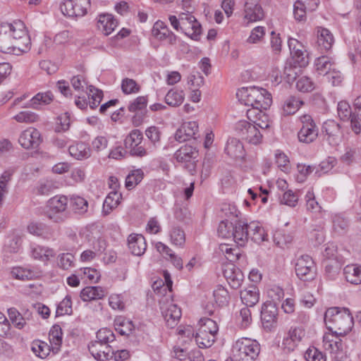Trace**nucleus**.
Instances as JSON below:
<instances>
[{"instance_id":"27","label":"nucleus","mask_w":361,"mask_h":361,"mask_svg":"<svg viewBox=\"0 0 361 361\" xmlns=\"http://www.w3.org/2000/svg\"><path fill=\"white\" fill-rule=\"evenodd\" d=\"M240 299L242 302L247 307H253L259 299V293L257 287L254 285L240 291Z\"/></svg>"},{"instance_id":"61","label":"nucleus","mask_w":361,"mask_h":361,"mask_svg":"<svg viewBox=\"0 0 361 361\" xmlns=\"http://www.w3.org/2000/svg\"><path fill=\"white\" fill-rule=\"evenodd\" d=\"M317 70L320 74L326 75L331 70L332 63L327 56H321L316 60Z\"/></svg>"},{"instance_id":"26","label":"nucleus","mask_w":361,"mask_h":361,"mask_svg":"<svg viewBox=\"0 0 361 361\" xmlns=\"http://www.w3.org/2000/svg\"><path fill=\"white\" fill-rule=\"evenodd\" d=\"M334 42L332 33L326 28L320 27L317 31V44L321 51L331 49Z\"/></svg>"},{"instance_id":"58","label":"nucleus","mask_w":361,"mask_h":361,"mask_svg":"<svg viewBox=\"0 0 361 361\" xmlns=\"http://www.w3.org/2000/svg\"><path fill=\"white\" fill-rule=\"evenodd\" d=\"M147 105V97L140 96L131 102L128 109L130 112L142 111L146 109Z\"/></svg>"},{"instance_id":"22","label":"nucleus","mask_w":361,"mask_h":361,"mask_svg":"<svg viewBox=\"0 0 361 361\" xmlns=\"http://www.w3.org/2000/svg\"><path fill=\"white\" fill-rule=\"evenodd\" d=\"M244 13V18L247 20V23L261 20L264 16L261 5L254 2H245Z\"/></svg>"},{"instance_id":"47","label":"nucleus","mask_w":361,"mask_h":361,"mask_svg":"<svg viewBox=\"0 0 361 361\" xmlns=\"http://www.w3.org/2000/svg\"><path fill=\"white\" fill-rule=\"evenodd\" d=\"M57 265L63 270H68L75 265V257L69 252L61 253L57 257Z\"/></svg>"},{"instance_id":"60","label":"nucleus","mask_w":361,"mask_h":361,"mask_svg":"<svg viewBox=\"0 0 361 361\" xmlns=\"http://www.w3.org/2000/svg\"><path fill=\"white\" fill-rule=\"evenodd\" d=\"M293 59L300 66H306L309 63L307 54L304 47L298 50L290 51Z\"/></svg>"},{"instance_id":"10","label":"nucleus","mask_w":361,"mask_h":361,"mask_svg":"<svg viewBox=\"0 0 361 361\" xmlns=\"http://www.w3.org/2000/svg\"><path fill=\"white\" fill-rule=\"evenodd\" d=\"M90 5V0H65L61 5V10L68 17H82L87 13Z\"/></svg>"},{"instance_id":"57","label":"nucleus","mask_w":361,"mask_h":361,"mask_svg":"<svg viewBox=\"0 0 361 361\" xmlns=\"http://www.w3.org/2000/svg\"><path fill=\"white\" fill-rule=\"evenodd\" d=\"M97 339L93 343H104L109 344L115 340L114 333L109 329H99L97 333Z\"/></svg>"},{"instance_id":"42","label":"nucleus","mask_w":361,"mask_h":361,"mask_svg":"<svg viewBox=\"0 0 361 361\" xmlns=\"http://www.w3.org/2000/svg\"><path fill=\"white\" fill-rule=\"evenodd\" d=\"M303 104V102L295 96H290L284 102L283 110L286 115L295 114Z\"/></svg>"},{"instance_id":"13","label":"nucleus","mask_w":361,"mask_h":361,"mask_svg":"<svg viewBox=\"0 0 361 361\" xmlns=\"http://www.w3.org/2000/svg\"><path fill=\"white\" fill-rule=\"evenodd\" d=\"M278 309L273 302L267 301L264 303L261 310V319L263 327L271 331L276 324Z\"/></svg>"},{"instance_id":"43","label":"nucleus","mask_w":361,"mask_h":361,"mask_svg":"<svg viewBox=\"0 0 361 361\" xmlns=\"http://www.w3.org/2000/svg\"><path fill=\"white\" fill-rule=\"evenodd\" d=\"M184 100V93L182 90H171L165 96V102L171 106H180Z\"/></svg>"},{"instance_id":"38","label":"nucleus","mask_w":361,"mask_h":361,"mask_svg":"<svg viewBox=\"0 0 361 361\" xmlns=\"http://www.w3.org/2000/svg\"><path fill=\"white\" fill-rule=\"evenodd\" d=\"M219 250L225 255L226 258L231 262H235L240 260L241 258H244L239 248H233L228 244H221Z\"/></svg>"},{"instance_id":"34","label":"nucleus","mask_w":361,"mask_h":361,"mask_svg":"<svg viewBox=\"0 0 361 361\" xmlns=\"http://www.w3.org/2000/svg\"><path fill=\"white\" fill-rule=\"evenodd\" d=\"M343 259L336 258L325 262V274L330 280H334L338 275L343 265Z\"/></svg>"},{"instance_id":"35","label":"nucleus","mask_w":361,"mask_h":361,"mask_svg":"<svg viewBox=\"0 0 361 361\" xmlns=\"http://www.w3.org/2000/svg\"><path fill=\"white\" fill-rule=\"evenodd\" d=\"M116 331L122 336H129L134 330L132 321L123 317H118L114 320Z\"/></svg>"},{"instance_id":"53","label":"nucleus","mask_w":361,"mask_h":361,"mask_svg":"<svg viewBox=\"0 0 361 361\" xmlns=\"http://www.w3.org/2000/svg\"><path fill=\"white\" fill-rule=\"evenodd\" d=\"M171 241L176 246L182 247L185 242V234L179 227H173L170 232Z\"/></svg>"},{"instance_id":"31","label":"nucleus","mask_w":361,"mask_h":361,"mask_svg":"<svg viewBox=\"0 0 361 361\" xmlns=\"http://www.w3.org/2000/svg\"><path fill=\"white\" fill-rule=\"evenodd\" d=\"M343 274L348 282L355 285L361 283V266L348 264L343 269Z\"/></svg>"},{"instance_id":"21","label":"nucleus","mask_w":361,"mask_h":361,"mask_svg":"<svg viewBox=\"0 0 361 361\" xmlns=\"http://www.w3.org/2000/svg\"><path fill=\"white\" fill-rule=\"evenodd\" d=\"M128 246L133 255L141 256L147 248L145 238L141 234L132 233L128 238Z\"/></svg>"},{"instance_id":"19","label":"nucleus","mask_w":361,"mask_h":361,"mask_svg":"<svg viewBox=\"0 0 361 361\" xmlns=\"http://www.w3.org/2000/svg\"><path fill=\"white\" fill-rule=\"evenodd\" d=\"M198 154V150L195 147L186 145L175 152L174 157L178 162L188 163V167H194V160L197 158Z\"/></svg>"},{"instance_id":"14","label":"nucleus","mask_w":361,"mask_h":361,"mask_svg":"<svg viewBox=\"0 0 361 361\" xmlns=\"http://www.w3.org/2000/svg\"><path fill=\"white\" fill-rule=\"evenodd\" d=\"M160 308L166 325L173 328L181 317L180 308L172 302L161 304Z\"/></svg>"},{"instance_id":"3","label":"nucleus","mask_w":361,"mask_h":361,"mask_svg":"<svg viewBox=\"0 0 361 361\" xmlns=\"http://www.w3.org/2000/svg\"><path fill=\"white\" fill-rule=\"evenodd\" d=\"M325 325L330 332L346 336L352 329L353 318L348 308L333 307L324 313Z\"/></svg>"},{"instance_id":"49","label":"nucleus","mask_w":361,"mask_h":361,"mask_svg":"<svg viewBox=\"0 0 361 361\" xmlns=\"http://www.w3.org/2000/svg\"><path fill=\"white\" fill-rule=\"evenodd\" d=\"M8 314L12 324L18 329H23L26 325L25 318L15 307H11L8 310Z\"/></svg>"},{"instance_id":"24","label":"nucleus","mask_w":361,"mask_h":361,"mask_svg":"<svg viewBox=\"0 0 361 361\" xmlns=\"http://www.w3.org/2000/svg\"><path fill=\"white\" fill-rule=\"evenodd\" d=\"M225 152L229 157L235 159H243L245 156L243 143L234 137L228 140Z\"/></svg>"},{"instance_id":"50","label":"nucleus","mask_w":361,"mask_h":361,"mask_svg":"<svg viewBox=\"0 0 361 361\" xmlns=\"http://www.w3.org/2000/svg\"><path fill=\"white\" fill-rule=\"evenodd\" d=\"M200 327L197 331L205 330V333L216 335L219 331V327L215 321L209 318H202L199 322Z\"/></svg>"},{"instance_id":"23","label":"nucleus","mask_w":361,"mask_h":361,"mask_svg":"<svg viewBox=\"0 0 361 361\" xmlns=\"http://www.w3.org/2000/svg\"><path fill=\"white\" fill-rule=\"evenodd\" d=\"M248 225L243 221H238L233 226L232 238L239 246H244L249 239Z\"/></svg>"},{"instance_id":"63","label":"nucleus","mask_w":361,"mask_h":361,"mask_svg":"<svg viewBox=\"0 0 361 361\" xmlns=\"http://www.w3.org/2000/svg\"><path fill=\"white\" fill-rule=\"evenodd\" d=\"M296 88L300 92H308L314 90V86L311 79L307 76L300 77L296 82Z\"/></svg>"},{"instance_id":"59","label":"nucleus","mask_w":361,"mask_h":361,"mask_svg":"<svg viewBox=\"0 0 361 361\" xmlns=\"http://www.w3.org/2000/svg\"><path fill=\"white\" fill-rule=\"evenodd\" d=\"M338 114L343 121H348L353 116V110L350 104L345 101H341L338 104Z\"/></svg>"},{"instance_id":"46","label":"nucleus","mask_w":361,"mask_h":361,"mask_svg":"<svg viewBox=\"0 0 361 361\" xmlns=\"http://www.w3.org/2000/svg\"><path fill=\"white\" fill-rule=\"evenodd\" d=\"M213 296L216 303L219 307H224L228 304L230 295L228 290L222 286H218L214 290Z\"/></svg>"},{"instance_id":"52","label":"nucleus","mask_w":361,"mask_h":361,"mask_svg":"<svg viewBox=\"0 0 361 361\" xmlns=\"http://www.w3.org/2000/svg\"><path fill=\"white\" fill-rule=\"evenodd\" d=\"M13 118L18 123H32L39 121V116L30 111H22Z\"/></svg>"},{"instance_id":"9","label":"nucleus","mask_w":361,"mask_h":361,"mask_svg":"<svg viewBox=\"0 0 361 361\" xmlns=\"http://www.w3.org/2000/svg\"><path fill=\"white\" fill-rule=\"evenodd\" d=\"M302 127L298 133V140L306 144L314 142L319 133V129L311 116L305 114L300 117Z\"/></svg>"},{"instance_id":"2","label":"nucleus","mask_w":361,"mask_h":361,"mask_svg":"<svg viewBox=\"0 0 361 361\" xmlns=\"http://www.w3.org/2000/svg\"><path fill=\"white\" fill-rule=\"evenodd\" d=\"M236 96L242 104L252 107V109L247 111L249 120H251L252 114L259 110L267 109L272 103L271 94L261 87H243L238 90Z\"/></svg>"},{"instance_id":"5","label":"nucleus","mask_w":361,"mask_h":361,"mask_svg":"<svg viewBox=\"0 0 361 361\" xmlns=\"http://www.w3.org/2000/svg\"><path fill=\"white\" fill-rule=\"evenodd\" d=\"M67 207L68 198L66 196H55L47 202L44 214L52 222L61 224L69 217Z\"/></svg>"},{"instance_id":"30","label":"nucleus","mask_w":361,"mask_h":361,"mask_svg":"<svg viewBox=\"0 0 361 361\" xmlns=\"http://www.w3.org/2000/svg\"><path fill=\"white\" fill-rule=\"evenodd\" d=\"M68 152L71 157L78 160L87 159L91 155L90 147L84 142H76L71 145Z\"/></svg>"},{"instance_id":"45","label":"nucleus","mask_w":361,"mask_h":361,"mask_svg":"<svg viewBox=\"0 0 361 361\" xmlns=\"http://www.w3.org/2000/svg\"><path fill=\"white\" fill-rule=\"evenodd\" d=\"M142 139V133L140 130H133L124 140L126 149H128L140 145Z\"/></svg>"},{"instance_id":"6","label":"nucleus","mask_w":361,"mask_h":361,"mask_svg":"<svg viewBox=\"0 0 361 361\" xmlns=\"http://www.w3.org/2000/svg\"><path fill=\"white\" fill-rule=\"evenodd\" d=\"M192 10L186 9L185 12L180 13L181 31L192 39L198 41L202 34V26L192 15Z\"/></svg>"},{"instance_id":"36","label":"nucleus","mask_w":361,"mask_h":361,"mask_svg":"<svg viewBox=\"0 0 361 361\" xmlns=\"http://www.w3.org/2000/svg\"><path fill=\"white\" fill-rule=\"evenodd\" d=\"M27 230L31 234L49 238L52 236V231L49 226L42 223H32L27 226Z\"/></svg>"},{"instance_id":"28","label":"nucleus","mask_w":361,"mask_h":361,"mask_svg":"<svg viewBox=\"0 0 361 361\" xmlns=\"http://www.w3.org/2000/svg\"><path fill=\"white\" fill-rule=\"evenodd\" d=\"M106 294L105 290L100 286H87L80 291V297L83 301H91L102 299Z\"/></svg>"},{"instance_id":"54","label":"nucleus","mask_w":361,"mask_h":361,"mask_svg":"<svg viewBox=\"0 0 361 361\" xmlns=\"http://www.w3.org/2000/svg\"><path fill=\"white\" fill-rule=\"evenodd\" d=\"M71 204L73 210L80 214L86 212L88 207L87 201L79 196L71 197Z\"/></svg>"},{"instance_id":"33","label":"nucleus","mask_w":361,"mask_h":361,"mask_svg":"<svg viewBox=\"0 0 361 361\" xmlns=\"http://www.w3.org/2000/svg\"><path fill=\"white\" fill-rule=\"evenodd\" d=\"M62 329L59 324L54 325L49 331V338L52 345L51 350L54 353H57L62 344Z\"/></svg>"},{"instance_id":"17","label":"nucleus","mask_w":361,"mask_h":361,"mask_svg":"<svg viewBox=\"0 0 361 361\" xmlns=\"http://www.w3.org/2000/svg\"><path fill=\"white\" fill-rule=\"evenodd\" d=\"M198 124L196 121L183 123L175 133V139L179 142H185L191 138L196 139Z\"/></svg>"},{"instance_id":"7","label":"nucleus","mask_w":361,"mask_h":361,"mask_svg":"<svg viewBox=\"0 0 361 361\" xmlns=\"http://www.w3.org/2000/svg\"><path fill=\"white\" fill-rule=\"evenodd\" d=\"M236 135L249 143L257 145L262 140V134L255 123L243 120L238 121L235 126Z\"/></svg>"},{"instance_id":"51","label":"nucleus","mask_w":361,"mask_h":361,"mask_svg":"<svg viewBox=\"0 0 361 361\" xmlns=\"http://www.w3.org/2000/svg\"><path fill=\"white\" fill-rule=\"evenodd\" d=\"M143 172L141 169L132 171L126 178V187L131 190L137 185L143 178Z\"/></svg>"},{"instance_id":"39","label":"nucleus","mask_w":361,"mask_h":361,"mask_svg":"<svg viewBox=\"0 0 361 361\" xmlns=\"http://www.w3.org/2000/svg\"><path fill=\"white\" fill-rule=\"evenodd\" d=\"M87 89L88 90L87 94L90 99V107L92 109H94L99 105L103 99V92L93 85H89Z\"/></svg>"},{"instance_id":"32","label":"nucleus","mask_w":361,"mask_h":361,"mask_svg":"<svg viewBox=\"0 0 361 361\" xmlns=\"http://www.w3.org/2000/svg\"><path fill=\"white\" fill-rule=\"evenodd\" d=\"M54 99V95L51 92H39L34 96L23 107H30L35 109H38L39 106L42 104H49Z\"/></svg>"},{"instance_id":"56","label":"nucleus","mask_w":361,"mask_h":361,"mask_svg":"<svg viewBox=\"0 0 361 361\" xmlns=\"http://www.w3.org/2000/svg\"><path fill=\"white\" fill-rule=\"evenodd\" d=\"M233 224L228 221H222L220 222L217 233L219 237L223 238H231L233 235Z\"/></svg>"},{"instance_id":"41","label":"nucleus","mask_w":361,"mask_h":361,"mask_svg":"<svg viewBox=\"0 0 361 361\" xmlns=\"http://www.w3.org/2000/svg\"><path fill=\"white\" fill-rule=\"evenodd\" d=\"M31 350L36 356L44 359L49 355L51 347L44 341L36 340L32 343Z\"/></svg>"},{"instance_id":"12","label":"nucleus","mask_w":361,"mask_h":361,"mask_svg":"<svg viewBox=\"0 0 361 361\" xmlns=\"http://www.w3.org/2000/svg\"><path fill=\"white\" fill-rule=\"evenodd\" d=\"M42 142L40 132L32 127L22 131L18 137V143L25 149H37Z\"/></svg>"},{"instance_id":"20","label":"nucleus","mask_w":361,"mask_h":361,"mask_svg":"<svg viewBox=\"0 0 361 361\" xmlns=\"http://www.w3.org/2000/svg\"><path fill=\"white\" fill-rule=\"evenodd\" d=\"M322 132L327 136L331 145H337L340 140L342 133L339 123L334 120H327L322 126Z\"/></svg>"},{"instance_id":"16","label":"nucleus","mask_w":361,"mask_h":361,"mask_svg":"<svg viewBox=\"0 0 361 361\" xmlns=\"http://www.w3.org/2000/svg\"><path fill=\"white\" fill-rule=\"evenodd\" d=\"M223 274L230 286L234 289L240 286L244 278L240 269L235 267L232 263L224 265Z\"/></svg>"},{"instance_id":"29","label":"nucleus","mask_w":361,"mask_h":361,"mask_svg":"<svg viewBox=\"0 0 361 361\" xmlns=\"http://www.w3.org/2000/svg\"><path fill=\"white\" fill-rule=\"evenodd\" d=\"M249 238L253 242L260 244L264 241L268 240L267 234L263 227L259 225V222L252 221L248 225Z\"/></svg>"},{"instance_id":"37","label":"nucleus","mask_w":361,"mask_h":361,"mask_svg":"<svg viewBox=\"0 0 361 361\" xmlns=\"http://www.w3.org/2000/svg\"><path fill=\"white\" fill-rule=\"evenodd\" d=\"M215 336L212 334L205 333V330L197 331L195 334V340L200 348H209L214 343Z\"/></svg>"},{"instance_id":"25","label":"nucleus","mask_w":361,"mask_h":361,"mask_svg":"<svg viewBox=\"0 0 361 361\" xmlns=\"http://www.w3.org/2000/svg\"><path fill=\"white\" fill-rule=\"evenodd\" d=\"M118 23L111 14H101L99 16L97 27L105 35H110L117 27Z\"/></svg>"},{"instance_id":"1","label":"nucleus","mask_w":361,"mask_h":361,"mask_svg":"<svg viewBox=\"0 0 361 361\" xmlns=\"http://www.w3.org/2000/svg\"><path fill=\"white\" fill-rule=\"evenodd\" d=\"M31 42L21 20L0 24V51L6 54L20 55L30 49Z\"/></svg>"},{"instance_id":"8","label":"nucleus","mask_w":361,"mask_h":361,"mask_svg":"<svg viewBox=\"0 0 361 361\" xmlns=\"http://www.w3.org/2000/svg\"><path fill=\"white\" fill-rule=\"evenodd\" d=\"M295 269L297 276L304 281L313 280L317 274L316 265L309 255H302L298 257Z\"/></svg>"},{"instance_id":"40","label":"nucleus","mask_w":361,"mask_h":361,"mask_svg":"<svg viewBox=\"0 0 361 361\" xmlns=\"http://www.w3.org/2000/svg\"><path fill=\"white\" fill-rule=\"evenodd\" d=\"M32 257L35 259H39L47 262L51 257H54V253L52 249L44 247L39 245H35L32 247Z\"/></svg>"},{"instance_id":"55","label":"nucleus","mask_w":361,"mask_h":361,"mask_svg":"<svg viewBox=\"0 0 361 361\" xmlns=\"http://www.w3.org/2000/svg\"><path fill=\"white\" fill-rule=\"evenodd\" d=\"M121 89L124 94H130L137 93L140 90V87L133 79L126 78L122 80Z\"/></svg>"},{"instance_id":"15","label":"nucleus","mask_w":361,"mask_h":361,"mask_svg":"<svg viewBox=\"0 0 361 361\" xmlns=\"http://www.w3.org/2000/svg\"><path fill=\"white\" fill-rule=\"evenodd\" d=\"M88 349L92 355L97 360L106 361L113 358L114 350L109 344L104 343H91Z\"/></svg>"},{"instance_id":"62","label":"nucleus","mask_w":361,"mask_h":361,"mask_svg":"<svg viewBox=\"0 0 361 361\" xmlns=\"http://www.w3.org/2000/svg\"><path fill=\"white\" fill-rule=\"evenodd\" d=\"M333 228L338 233H343L348 226V221L341 214H334L332 216Z\"/></svg>"},{"instance_id":"18","label":"nucleus","mask_w":361,"mask_h":361,"mask_svg":"<svg viewBox=\"0 0 361 361\" xmlns=\"http://www.w3.org/2000/svg\"><path fill=\"white\" fill-rule=\"evenodd\" d=\"M305 336V331L300 327L291 328L284 336L282 342L283 348L293 351Z\"/></svg>"},{"instance_id":"44","label":"nucleus","mask_w":361,"mask_h":361,"mask_svg":"<svg viewBox=\"0 0 361 361\" xmlns=\"http://www.w3.org/2000/svg\"><path fill=\"white\" fill-rule=\"evenodd\" d=\"M121 197V195L116 191H113L106 196L103 204V211L105 214H108L111 210L118 206Z\"/></svg>"},{"instance_id":"48","label":"nucleus","mask_w":361,"mask_h":361,"mask_svg":"<svg viewBox=\"0 0 361 361\" xmlns=\"http://www.w3.org/2000/svg\"><path fill=\"white\" fill-rule=\"evenodd\" d=\"M252 117H254L255 119L252 120L251 118V121L255 123V125L259 128L262 130H266L270 126V121L269 120L268 116L262 111V110H259L255 113L252 114Z\"/></svg>"},{"instance_id":"64","label":"nucleus","mask_w":361,"mask_h":361,"mask_svg":"<svg viewBox=\"0 0 361 361\" xmlns=\"http://www.w3.org/2000/svg\"><path fill=\"white\" fill-rule=\"evenodd\" d=\"M304 357L307 361H326L325 356L315 347H310Z\"/></svg>"},{"instance_id":"11","label":"nucleus","mask_w":361,"mask_h":361,"mask_svg":"<svg viewBox=\"0 0 361 361\" xmlns=\"http://www.w3.org/2000/svg\"><path fill=\"white\" fill-rule=\"evenodd\" d=\"M343 337L334 332H326L323 336V347L324 350L338 358L343 353L345 345L341 338Z\"/></svg>"},{"instance_id":"4","label":"nucleus","mask_w":361,"mask_h":361,"mask_svg":"<svg viewBox=\"0 0 361 361\" xmlns=\"http://www.w3.org/2000/svg\"><path fill=\"white\" fill-rule=\"evenodd\" d=\"M260 353V345L255 340L242 338L233 347L234 361H255Z\"/></svg>"}]
</instances>
